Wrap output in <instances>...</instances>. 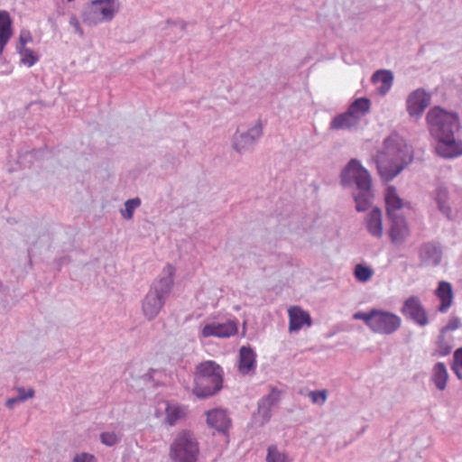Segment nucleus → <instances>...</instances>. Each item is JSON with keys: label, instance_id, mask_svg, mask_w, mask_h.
Returning <instances> with one entry per match:
<instances>
[{"label": "nucleus", "instance_id": "31", "mask_svg": "<svg viewBox=\"0 0 462 462\" xmlns=\"http://www.w3.org/2000/svg\"><path fill=\"white\" fill-rule=\"evenodd\" d=\"M16 50L21 56V61L28 67H32L38 61V57L34 55L31 49L25 47Z\"/></svg>", "mask_w": 462, "mask_h": 462}, {"label": "nucleus", "instance_id": "21", "mask_svg": "<svg viewBox=\"0 0 462 462\" xmlns=\"http://www.w3.org/2000/svg\"><path fill=\"white\" fill-rule=\"evenodd\" d=\"M365 226L368 233L372 236L375 238H381L383 236V214L380 208H374L369 214H367L365 217Z\"/></svg>", "mask_w": 462, "mask_h": 462}, {"label": "nucleus", "instance_id": "6", "mask_svg": "<svg viewBox=\"0 0 462 462\" xmlns=\"http://www.w3.org/2000/svg\"><path fill=\"white\" fill-rule=\"evenodd\" d=\"M370 110V100L365 97L356 99L348 106L347 110L336 116L329 124V130H347L356 129L360 124L361 118Z\"/></svg>", "mask_w": 462, "mask_h": 462}, {"label": "nucleus", "instance_id": "40", "mask_svg": "<svg viewBox=\"0 0 462 462\" xmlns=\"http://www.w3.org/2000/svg\"><path fill=\"white\" fill-rule=\"evenodd\" d=\"M73 462H96L95 457L88 454V453H82L80 455H77Z\"/></svg>", "mask_w": 462, "mask_h": 462}, {"label": "nucleus", "instance_id": "39", "mask_svg": "<svg viewBox=\"0 0 462 462\" xmlns=\"http://www.w3.org/2000/svg\"><path fill=\"white\" fill-rule=\"evenodd\" d=\"M69 23L70 26L74 28L76 33H78L80 36L83 35V30L81 29L79 22L76 15H71Z\"/></svg>", "mask_w": 462, "mask_h": 462}, {"label": "nucleus", "instance_id": "3", "mask_svg": "<svg viewBox=\"0 0 462 462\" xmlns=\"http://www.w3.org/2000/svg\"><path fill=\"white\" fill-rule=\"evenodd\" d=\"M341 182L345 187L356 186L353 197L358 212H364L371 207L374 201L371 175L359 161L352 159L346 164L341 172Z\"/></svg>", "mask_w": 462, "mask_h": 462}, {"label": "nucleus", "instance_id": "36", "mask_svg": "<svg viewBox=\"0 0 462 462\" xmlns=\"http://www.w3.org/2000/svg\"><path fill=\"white\" fill-rule=\"evenodd\" d=\"M461 327L460 319L457 317H451L446 326H444L440 331L442 333H447L448 331H453L458 329Z\"/></svg>", "mask_w": 462, "mask_h": 462}, {"label": "nucleus", "instance_id": "18", "mask_svg": "<svg viewBox=\"0 0 462 462\" xmlns=\"http://www.w3.org/2000/svg\"><path fill=\"white\" fill-rule=\"evenodd\" d=\"M207 422L208 426L222 433H226L231 425V420L226 411L221 409L208 411Z\"/></svg>", "mask_w": 462, "mask_h": 462}, {"label": "nucleus", "instance_id": "29", "mask_svg": "<svg viewBox=\"0 0 462 462\" xmlns=\"http://www.w3.org/2000/svg\"><path fill=\"white\" fill-rule=\"evenodd\" d=\"M141 199L139 198H134L127 199L125 202V209H121V215L123 218L130 220L133 218L134 211L141 206Z\"/></svg>", "mask_w": 462, "mask_h": 462}, {"label": "nucleus", "instance_id": "1", "mask_svg": "<svg viewBox=\"0 0 462 462\" xmlns=\"http://www.w3.org/2000/svg\"><path fill=\"white\" fill-rule=\"evenodd\" d=\"M426 121L430 134L437 140L435 150L439 156L454 159L462 155V140L455 138L460 128L457 114L434 106L427 113Z\"/></svg>", "mask_w": 462, "mask_h": 462}, {"label": "nucleus", "instance_id": "38", "mask_svg": "<svg viewBox=\"0 0 462 462\" xmlns=\"http://www.w3.org/2000/svg\"><path fill=\"white\" fill-rule=\"evenodd\" d=\"M32 41V35L29 31H22L19 36V42L16 49L25 48L26 43Z\"/></svg>", "mask_w": 462, "mask_h": 462}, {"label": "nucleus", "instance_id": "20", "mask_svg": "<svg viewBox=\"0 0 462 462\" xmlns=\"http://www.w3.org/2000/svg\"><path fill=\"white\" fill-rule=\"evenodd\" d=\"M288 313L290 319L289 330L291 332L299 331L304 324L309 327L311 325L310 314L300 307H291Z\"/></svg>", "mask_w": 462, "mask_h": 462}, {"label": "nucleus", "instance_id": "19", "mask_svg": "<svg viewBox=\"0 0 462 462\" xmlns=\"http://www.w3.org/2000/svg\"><path fill=\"white\" fill-rule=\"evenodd\" d=\"M256 368V354L250 346H243L239 350L238 371L249 374Z\"/></svg>", "mask_w": 462, "mask_h": 462}, {"label": "nucleus", "instance_id": "24", "mask_svg": "<svg viewBox=\"0 0 462 462\" xmlns=\"http://www.w3.org/2000/svg\"><path fill=\"white\" fill-rule=\"evenodd\" d=\"M448 378V370L442 362L437 363L432 369L431 381L439 391H444Z\"/></svg>", "mask_w": 462, "mask_h": 462}, {"label": "nucleus", "instance_id": "30", "mask_svg": "<svg viewBox=\"0 0 462 462\" xmlns=\"http://www.w3.org/2000/svg\"><path fill=\"white\" fill-rule=\"evenodd\" d=\"M376 310H377V309H371L367 312H362V311L356 312L353 315V319H356V320H363L365 322V324L372 330L374 322Z\"/></svg>", "mask_w": 462, "mask_h": 462}, {"label": "nucleus", "instance_id": "17", "mask_svg": "<svg viewBox=\"0 0 462 462\" xmlns=\"http://www.w3.org/2000/svg\"><path fill=\"white\" fill-rule=\"evenodd\" d=\"M278 401L279 393L274 389L259 401L256 416L260 419L261 424L266 423L271 419V409Z\"/></svg>", "mask_w": 462, "mask_h": 462}, {"label": "nucleus", "instance_id": "14", "mask_svg": "<svg viewBox=\"0 0 462 462\" xmlns=\"http://www.w3.org/2000/svg\"><path fill=\"white\" fill-rule=\"evenodd\" d=\"M236 333V323L231 320L225 323L206 324L201 329V337H229Z\"/></svg>", "mask_w": 462, "mask_h": 462}, {"label": "nucleus", "instance_id": "9", "mask_svg": "<svg viewBox=\"0 0 462 462\" xmlns=\"http://www.w3.org/2000/svg\"><path fill=\"white\" fill-rule=\"evenodd\" d=\"M263 133V125L261 120L245 132L236 131L232 138V146L238 153L250 152L261 139Z\"/></svg>", "mask_w": 462, "mask_h": 462}, {"label": "nucleus", "instance_id": "16", "mask_svg": "<svg viewBox=\"0 0 462 462\" xmlns=\"http://www.w3.org/2000/svg\"><path fill=\"white\" fill-rule=\"evenodd\" d=\"M419 256L422 264L437 266L441 262L442 251L438 244L434 242H428L420 245Z\"/></svg>", "mask_w": 462, "mask_h": 462}, {"label": "nucleus", "instance_id": "7", "mask_svg": "<svg viewBox=\"0 0 462 462\" xmlns=\"http://www.w3.org/2000/svg\"><path fill=\"white\" fill-rule=\"evenodd\" d=\"M120 9L118 0H93L87 3L82 11V21L89 26L110 22Z\"/></svg>", "mask_w": 462, "mask_h": 462}, {"label": "nucleus", "instance_id": "42", "mask_svg": "<svg viewBox=\"0 0 462 462\" xmlns=\"http://www.w3.org/2000/svg\"><path fill=\"white\" fill-rule=\"evenodd\" d=\"M454 365L462 367V348H458L455 351Z\"/></svg>", "mask_w": 462, "mask_h": 462}, {"label": "nucleus", "instance_id": "2", "mask_svg": "<svg viewBox=\"0 0 462 462\" xmlns=\"http://www.w3.org/2000/svg\"><path fill=\"white\" fill-rule=\"evenodd\" d=\"M413 159L411 148L398 134H391L375 156V163L381 178L393 180Z\"/></svg>", "mask_w": 462, "mask_h": 462}, {"label": "nucleus", "instance_id": "33", "mask_svg": "<svg viewBox=\"0 0 462 462\" xmlns=\"http://www.w3.org/2000/svg\"><path fill=\"white\" fill-rule=\"evenodd\" d=\"M451 349L452 346L445 338V333L440 331L437 340L436 352L441 356H446L450 354Z\"/></svg>", "mask_w": 462, "mask_h": 462}, {"label": "nucleus", "instance_id": "4", "mask_svg": "<svg viewBox=\"0 0 462 462\" xmlns=\"http://www.w3.org/2000/svg\"><path fill=\"white\" fill-rule=\"evenodd\" d=\"M175 268L167 264L150 286L142 300V312L147 320L154 319L169 298L174 282Z\"/></svg>", "mask_w": 462, "mask_h": 462}, {"label": "nucleus", "instance_id": "35", "mask_svg": "<svg viewBox=\"0 0 462 462\" xmlns=\"http://www.w3.org/2000/svg\"><path fill=\"white\" fill-rule=\"evenodd\" d=\"M308 395L310 401L315 404L323 405L327 401L326 390L310 391Z\"/></svg>", "mask_w": 462, "mask_h": 462}, {"label": "nucleus", "instance_id": "13", "mask_svg": "<svg viewBox=\"0 0 462 462\" xmlns=\"http://www.w3.org/2000/svg\"><path fill=\"white\" fill-rule=\"evenodd\" d=\"M386 213L388 218L403 217L402 210L404 208H409L410 204L401 199L397 193L395 187L389 186L386 189L385 195Z\"/></svg>", "mask_w": 462, "mask_h": 462}, {"label": "nucleus", "instance_id": "22", "mask_svg": "<svg viewBox=\"0 0 462 462\" xmlns=\"http://www.w3.org/2000/svg\"><path fill=\"white\" fill-rule=\"evenodd\" d=\"M435 294L440 300V305L438 308L439 311L446 313L451 307L453 301V290L451 284L444 281L439 282Z\"/></svg>", "mask_w": 462, "mask_h": 462}, {"label": "nucleus", "instance_id": "41", "mask_svg": "<svg viewBox=\"0 0 462 462\" xmlns=\"http://www.w3.org/2000/svg\"><path fill=\"white\" fill-rule=\"evenodd\" d=\"M6 294L4 291V287L2 284H0V311L5 310L6 309Z\"/></svg>", "mask_w": 462, "mask_h": 462}, {"label": "nucleus", "instance_id": "23", "mask_svg": "<svg viewBox=\"0 0 462 462\" xmlns=\"http://www.w3.org/2000/svg\"><path fill=\"white\" fill-rule=\"evenodd\" d=\"M13 34L12 21L7 11H0V54Z\"/></svg>", "mask_w": 462, "mask_h": 462}, {"label": "nucleus", "instance_id": "8", "mask_svg": "<svg viewBox=\"0 0 462 462\" xmlns=\"http://www.w3.org/2000/svg\"><path fill=\"white\" fill-rule=\"evenodd\" d=\"M199 453V442L189 431L180 432L171 445L170 456L173 462H197Z\"/></svg>", "mask_w": 462, "mask_h": 462}, {"label": "nucleus", "instance_id": "27", "mask_svg": "<svg viewBox=\"0 0 462 462\" xmlns=\"http://www.w3.org/2000/svg\"><path fill=\"white\" fill-rule=\"evenodd\" d=\"M372 80L375 83H382V86L379 88V91L381 94L384 95L390 90L393 85V75L390 70H377L374 73Z\"/></svg>", "mask_w": 462, "mask_h": 462}, {"label": "nucleus", "instance_id": "32", "mask_svg": "<svg viewBox=\"0 0 462 462\" xmlns=\"http://www.w3.org/2000/svg\"><path fill=\"white\" fill-rule=\"evenodd\" d=\"M354 273H355L356 278L359 282H365L368 280H370V278L372 277L373 270L368 266L358 263L355 267Z\"/></svg>", "mask_w": 462, "mask_h": 462}, {"label": "nucleus", "instance_id": "5", "mask_svg": "<svg viewBox=\"0 0 462 462\" xmlns=\"http://www.w3.org/2000/svg\"><path fill=\"white\" fill-rule=\"evenodd\" d=\"M223 369L214 361H205L196 367L193 393L199 398H208L222 388Z\"/></svg>", "mask_w": 462, "mask_h": 462}, {"label": "nucleus", "instance_id": "10", "mask_svg": "<svg viewBox=\"0 0 462 462\" xmlns=\"http://www.w3.org/2000/svg\"><path fill=\"white\" fill-rule=\"evenodd\" d=\"M402 326V319L387 310L377 309L372 331L383 335H392Z\"/></svg>", "mask_w": 462, "mask_h": 462}, {"label": "nucleus", "instance_id": "15", "mask_svg": "<svg viewBox=\"0 0 462 462\" xmlns=\"http://www.w3.org/2000/svg\"><path fill=\"white\" fill-rule=\"evenodd\" d=\"M391 224L388 230L391 242L396 245H402L410 236V229L408 224L403 217H395L389 219Z\"/></svg>", "mask_w": 462, "mask_h": 462}, {"label": "nucleus", "instance_id": "34", "mask_svg": "<svg viewBox=\"0 0 462 462\" xmlns=\"http://www.w3.org/2000/svg\"><path fill=\"white\" fill-rule=\"evenodd\" d=\"M121 435L115 431H105L100 434V441L107 447H113L119 443Z\"/></svg>", "mask_w": 462, "mask_h": 462}, {"label": "nucleus", "instance_id": "28", "mask_svg": "<svg viewBox=\"0 0 462 462\" xmlns=\"http://www.w3.org/2000/svg\"><path fill=\"white\" fill-rule=\"evenodd\" d=\"M266 462H291V459L275 445H271L267 448Z\"/></svg>", "mask_w": 462, "mask_h": 462}, {"label": "nucleus", "instance_id": "11", "mask_svg": "<svg viewBox=\"0 0 462 462\" xmlns=\"http://www.w3.org/2000/svg\"><path fill=\"white\" fill-rule=\"evenodd\" d=\"M401 312L407 319L413 320L420 327H425L429 323L427 311L417 296H411L406 299L401 309Z\"/></svg>", "mask_w": 462, "mask_h": 462}, {"label": "nucleus", "instance_id": "44", "mask_svg": "<svg viewBox=\"0 0 462 462\" xmlns=\"http://www.w3.org/2000/svg\"><path fill=\"white\" fill-rule=\"evenodd\" d=\"M457 366H458V365H454V366L452 367V369H453V371H454L455 374H456L458 378H461V377H462V375H461V373H460L459 369L457 368Z\"/></svg>", "mask_w": 462, "mask_h": 462}, {"label": "nucleus", "instance_id": "37", "mask_svg": "<svg viewBox=\"0 0 462 462\" xmlns=\"http://www.w3.org/2000/svg\"><path fill=\"white\" fill-rule=\"evenodd\" d=\"M18 395L16 396L18 400L21 402H24L30 398H32L34 396V390L32 388H30L28 390H25L23 387H20L17 389Z\"/></svg>", "mask_w": 462, "mask_h": 462}, {"label": "nucleus", "instance_id": "43", "mask_svg": "<svg viewBox=\"0 0 462 462\" xmlns=\"http://www.w3.org/2000/svg\"><path fill=\"white\" fill-rule=\"evenodd\" d=\"M18 402H20V401L18 400V398H17V397L10 398V399H8V400L6 401V402H5V406H6L8 409L12 410V409H14V408L15 404H16V403H18Z\"/></svg>", "mask_w": 462, "mask_h": 462}, {"label": "nucleus", "instance_id": "12", "mask_svg": "<svg viewBox=\"0 0 462 462\" xmlns=\"http://www.w3.org/2000/svg\"><path fill=\"white\" fill-rule=\"evenodd\" d=\"M430 104V96L424 89L418 88L409 94L406 108L410 116L419 117Z\"/></svg>", "mask_w": 462, "mask_h": 462}, {"label": "nucleus", "instance_id": "26", "mask_svg": "<svg viewBox=\"0 0 462 462\" xmlns=\"http://www.w3.org/2000/svg\"><path fill=\"white\" fill-rule=\"evenodd\" d=\"M165 413V422L170 426H173L185 416V409L179 404L167 402Z\"/></svg>", "mask_w": 462, "mask_h": 462}, {"label": "nucleus", "instance_id": "25", "mask_svg": "<svg viewBox=\"0 0 462 462\" xmlns=\"http://www.w3.org/2000/svg\"><path fill=\"white\" fill-rule=\"evenodd\" d=\"M436 202L439 210L448 219L453 217L452 208L448 203V192L444 188H439L436 191Z\"/></svg>", "mask_w": 462, "mask_h": 462}]
</instances>
